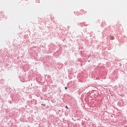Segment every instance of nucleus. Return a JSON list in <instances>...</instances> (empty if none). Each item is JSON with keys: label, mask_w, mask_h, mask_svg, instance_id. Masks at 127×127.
Wrapping results in <instances>:
<instances>
[{"label": "nucleus", "mask_w": 127, "mask_h": 127, "mask_svg": "<svg viewBox=\"0 0 127 127\" xmlns=\"http://www.w3.org/2000/svg\"><path fill=\"white\" fill-rule=\"evenodd\" d=\"M110 39H111V40H114V37H111Z\"/></svg>", "instance_id": "f257e3e1"}, {"label": "nucleus", "mask_w": 127, "mask_h": 127, "mask_svg": "<svg viewBox=\"0 0 127 127\" xmlns=\"http://www.w3.org/2000/svg\"><path fill=\"white\" fill-rule=\"evenodd\" d=\"M66 109H68V107L66 106H65Z\"/></svg>", "instance_id": "7ed1b4c3"}, {"label": "nucleus", "mask_w": 127, "mask_h": 127, "mask_svg": "<svg viewBox=\"0 0 127 127\" xmlns=\"http://www.w3.org/2000/svg\"><path fill=\"white\" fill-rule=\"evenodd\" d=\"M65 89L67 90V87H65Z\"/></svg>", "instance_id": "f03ea898"}]
</instances>
